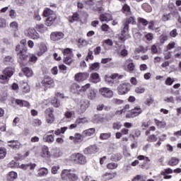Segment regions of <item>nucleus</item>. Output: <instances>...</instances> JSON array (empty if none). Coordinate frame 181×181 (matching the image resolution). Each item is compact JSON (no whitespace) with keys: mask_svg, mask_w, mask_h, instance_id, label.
<instances>
[{"mask_svg":"<svg viewBox=\"0 0 181 181\" xmlns=\"http://www.w3.org/2000/svg\"><path fill=\"white\" fill-rule=\"evenodd\" d=\"M43 15L45 18H47L45 21V25L47 26H52L54 21L57 19V16L54 11H52L50 8H46L43 12Z\"/></svg>","mask_w":181,"mask_h":181,"instance_id":"obj_1","label":"nucleus"},{"mask_svg":"<svg viewBox=\"0 0 181 181\" xmlns=\"http://www.w3.org/2000/svg\"><path fill=\"white\" fill-rule=\"evenodd\" d=\"M13 73H15L14 69L11 67L6 68L3 71V75H0V83H1V84H7L11 76H13Z\"/></svg>","mask_w":181,"mask_h":181,"instance_id":"obj_2","label":"nucleus"},{"mask_svg":"<svg viewBox=\"0 0 181 181\" xmlns=\"http://www.w3.org/2000/svg\"><path fill=\"white\" fill-rule=\"evenodd\" d=\"M64 54V63L65 64H71L73 62V51L70 48L62 50Z\"/></svg>","mask_w":181,"mask_h":181,"instance_id":"obj_3","label":"nucleus"},{"mask_svg":"<svg viewBox=\"0 0 181 181\" xmlns=\"http://www.w3.org/2000/svg\"><path fill=\"white\" fill-rule=\"evenodd\" d=\"M24 35L30 39H33L34 40H37L40 39V35L37 33L36 30L33 28H29L24 30Z\"/></svg>","mask_w":181,"mask_h":181,"instance_id":"obj_4","label":"nucleus"},{"mask_svg":"<svg viewBox=\"0 0 181 181\" xmlns=\"http://www.w3.org/2000/svg\"><path fill=\"white\" fill-rule=\"evenodd\" d=\"M131 90V84L129 83H122L117 86V93L119 95H124Z\"/></svg>","mask_w":181,"mask_h":181,"instance_id":"obj_5","label":"nucleus"},{"mask_svg":"<svg viewBox=\"0 0 181 181\" xmlns=\"http://www.w3.org/2000/svg\"><path fill=\"white\" fill-rule=\"evenodd\" d=\"M71 160L74 163H78L79 165H85L87 162L86 156L81 153L72 154L71 156Z\"/></svg>","mask_w":181,"mask_h":181,"instance_id":"obj_6","label":"nucleus"},{"mask_svg":"<svg viewBox=\"0 0 181 181\" xmlns=\"http://www.w3.org/2000/svg\"><path fill=\"white\" fill-rule=\"evenodd\" d=\"M54 111L53 107L46 109L45 112L47 124H53V122H54Z\"/></svg>","mask_w":181,"mask_h":181,"instance_id":"obj_7","label":"nucleus"},{"mask_svg":"<svg viewBox=\"0 0 181 181\" xmlns=\"http://www.w3.org/2000/svg\"><path fill=\"white\" fill-rule=\"evenodd\" d=\"M99 93L105 98H112V95H114V92L109 88H100Z\"/></svg>","mask_w":181,"mask_h":181,"instance_id":"obj_8","label":"nucleus"},{"mask_svg":"<svg viewBox=\"0 0 181 181\" xmlns=\"http://www.w3.org/2000/svg\"><path fill=\"white\" fill-rule=\"evenodd\" d=\"M128 24H123V29L121 32V35L119 36L120 40L122 42H125L127 39H129V35H128Z\"/></svg>","mask_w":181,"mask_h":181,"instance_id":"obj_9","label":"nucleus"},{"mask_svg":"<svg viewBox=\"0 0 181 181\" xmlns=\"http://www.w3.org/2000/svg\"><path fill=\"white\" fill-rule=\"evenodd\" d=\"M27 48H24V51H20V52L17 53V56L18 57V63L20 64H23V62H26L28 59V55L26 54Z\"/></svg>","mask_w":181,"mask_h":181,"instance_id":"obj_10","label":"nucleus"},{"mask_svg":"<svg viewBox=\"0 0 181 181\" xmlns=\"http://www.w3.org/2000/svg\"><path fill=\"white\" fill-rule=\"evenodd\" d=\"M98 152V147L97 145H92L86 148L83 151L85 155H93V153H97Z\"/></svg>","mask_w":181,"mask_h":181,"instance_id":"obj_11","label":"nucleus"},{"mask_svg":"<svg viewBox=\"0 0 181 181\" xmlns=\"http://www.w3.org/2000/svg\"><path fill=\"white\" fill-rule=\"evenodd\" d=\"M142 113V109L139 107H135L129 113L126 115L127 118H134V117H138L139 114Z\"/></svg>","mask_w":181,"mask_h":181,"instance_id":"obj_12","label":"nucleus"},{"mask_svg":"<svg viewBox=\"0 0 181 181\" xmlns=\"http://www.w3.org/2000/svg\"><path fill=\"white\" fill-rule=\"evenodd\" d=\"M88 78V74L87 73H78L74 76L75 81H78V83H81V81H84Z\"/></svg>","mask_w":181,"mask_h":181,"instance_id":"obj_13","label":"nucleus"},{"mask_svg":"<svg viewBox=\"0 0 181 181\" xmlns=\"http://www.w3.org/2000/svg\"><path fill=\"white\" fill-rule=\"evenodd\" d=\"M50 37L53 42H57V40H61L64 37V34L62 32H54L51 33Z\"/></svg>","mask_w":181,"mask_h":181,"instance_id":"obj_14","label":"nucleus"},{"mask_svg":"<svg viewBox=\"0 0 181 181\" xmlns=\"http://www.w3.org/2000/svg\"><path fill=\"white\" fill-rule=\"evenodd\" d=\"M41 83L44 87H48L49 86L53 87L54 86V81L49 76H45Z\"/></svg>","mask_w":181,"mask_h":181,"instance_id":"obj_15","label":"nucleus"},{"mask_svg":"<svg viewBox=\"0 0 181 181\" xmlns=\"http://www.w3.org/2000/svg\"><path fill=\"white\" fill-rule=\"evenodd\" d=\"M88 107H90V102L87 100H82L80 102V110H81V112H86V110H87V108H88Z\"/></svg>","mask_w":181,"mask_h":181,"instance_id":"obj_16","label":"nucleus"},{"mask_svg":"<svg viewBox=\"0 0 181 181\" xmlns=\"http://www.w3.org/2000/svg\"><path fill=\"white\" fill-rule=\"evenodd\" d=\"M7 144H8V146L12 149H19V148H21V143L16 140L8 141Z\"/></svg>","mask_w":181,"mask_h":181,"instance_id":"obj_17","label":"nucleus"},{"mask_svg":"<svg viewBox=\"0 0 181 181\" xmlns=\"http://www.w3.org/2000/svg\"><path fill=\"white\" fill-rule=\"evenodd\" d=\"M50 151H49V148L46 146H42L41 153H40V156L42 158H50Z\"/></svg>","mask_w":181,"mask_h":181,"instance_id":"obj_18","label":"nucleus"},{"mask_svg":"<svg viewBox=\"0 0 181 181\" xmlns=\"http://www.w3.org/2000/svg\"><path fill=\"white\" fill-rule=\"evenodd\" d=\"M71 172H76V170H63L61 173V177L62 180H67Z\"/></svg>","mask_w":181,"mask_h":181,"instance_id":"obj_19","label":"nucleus"},{"mask_svg":"<svg viewBox=\"0 0 181 181\" xmlns=\"http://www.w3.org/2000/svg\"><path fill=\"white\" fill-rule=\"evenodd\" d=\"M94 134H95V128H90V129L84 130L82 132V135H83V138H86V136H92V135H93Z\"/></svg>","mask_w":181,"mask_h":181,"instance_id":"obj_20","label":"nucleus"},{"mask_svg":"<svg viewBox=\"0 0 181 181\" xmlns=\"http://www.w3.org/2000/svg\"><path fill=\"white\" fill-rule=\"evenodd\" d=\"M21 169H23L24 170H27V169H30V170H33L35 168H36L35 163H30L28 164H22L21 165Z\"/></svg>","mask_w":181,"mask_h":181,"instance_id":"obj_21","label":"nucleus"},{"mask_svg":"<svg viewBox=\"0 0 181 181\" xmlns=\"http://www.w3.org/2000/svg\"><path fill=\"white\" fill-rule=\"evenodd\" d=\"M126 63L127 64V69L129 73H132V71L135 70V64H134V61H132V59H129L126 61Z\"/></svg>","mask_w":181,"mask_h":181,"instance_id":"obj_22","label":"nucleus"},{"mask_svg":"<svg viewBox=\"0 0 181 181\" xmlns=\"http://www.w3.org/2000/svg\"><path fill=\"white\" fill-rule=\"evenodd\" d=\"M100 20L101 22H110V21H112V16L110 14H101Z\"/></svg>","mask_w":181,"mask_h":181,"instance_id":"obj_23","label":"nucleus"},{"mask_svg":"<svg viewBox=\"0 0 181 181\" xmlns=\"http://www.w3.org/2000/svg\"><path fill=\"white\" fill-rule=\"evenodd\" d=\"M100 75L98 73H93L90 74V81L91 83H100Z\"/></svg>","mask_w":181,"mask_h":181,"instance_id":"obj_24","label":"nucleus"},{"mask_svg":"<svg viewBox=\"0 0 181 181\" xmlns=\"http://www.w3.org/2000/svg\"><path fill=\"white\" fill-rule=\"evenodd\" d=\"M43 139L45 142H48V144H53V142H54V136L52 134H45L43 136Z\"/></svg>","mask_w":181,"mask_h":181,"instance_id":"obj_25","label":"nucleus"},{"mask_svg":"<svg viewBox=\"0 0 181 181\" xmlns=\"http://www.w3.org/2000/svg\"><path fill=\"white\" fill-rule=\"evenodd\" d=\"M49 173V170L46 168H42L38 170V173L37 174V176L39 177H42V176H46Z\"/></svg>","mask_w":181,"mask_h":181,"instance_id":"obj_26","label":"nucleus"},{"mask_svg":"<svg viewBox=\"0 0 181 181\" xmlns=\"http://www.w3.org/2000/svg\"><path fill=\"white\" fill-rule=\"evenodd\" d=\"M95 97H97V90L90 89L88 93V98H89V100H95Z\"/></svg>","mask_w":181,"mask_h":181,"instance_id":"obj_27","label":"nucleus"},{"mask_svg":"<svg viewBox=\"0 0 181 181\" xmlns=\"http://www.w3.org/2000/svg\"><path fill=\"white\" fill-rule=\"evenodd\" d=\"M16 103L17 105H19L20 107H30V105L28 103V102L25 101V100H21L17 99L16 100Z\"/></svg>","mask_w":181,"mask_h":181,"instance_id":"obj_28","label":"nucleus"},{"mask_svg":"<svg viewBox=\"0 0 181 181\" xmlns=\"http://www.w3.org/2000/svg\"><path fill=\"white\" fill-rule=\"evenodd\" d=\"M23 73H24L25 76L27 77H32V76H33V71L28 67L23 68Z\"/></svg>","mask_w":181,"mask_h":181,"instance_id":"obj_29","label":"nucleus"},{"mask_svg":"<svg viewBox=\"0 0 181 181\" xmlns=\"http://www.w3.org/2000/svg\"><path fill=\"white\" fill-rule=\"evenodd\" d=\"M18 177V174L16 172L11 171L7 176V180L13 181Z\"/></svg>","mask_w":181,"mask_h":181,"instance_id":"obj_30","label":"nucleus"},{"mask_svg":"<svg viewBox=\"0 0 181 181\" xmlns=\"http://www.w3.org/2000/svg\"><path fill=\"white\" fill-rule=\"evenodd\" d=\"M136 23V21L135 20V18L129 17V18L126 19L125 23H124V25H135Z\"/></svg>","mask_w":181,"mask_h":181,"instance_id":"obj_31","label":"nucleus"},{"mask_svg":"<svg viewBox=\"0 0 181 181\" xmlns=\"http://www.w3.org/2000/svg\"><path fill=\"white\" fill-rule=\"evenodd\" d=\"M79 19L78 13H74L72 16L69 18V22L73 23L74 22H77Z\"/></svg>","mask_w":181,"mask_h":181,"instance_id":"obj_32","label":"nucleus"},{"mask_svg":"<svg viewBox=\"0 0 181 181\" xmlns=\"http://www.w3.org/2000/svg\"><path fill=\"white\" fill-rule=\"evenodd\" d=\"M111 138V133H101L100 135V139L103 141H105L107 139H110Z\"/></svg>","mask_w":181,"mask_h":181,"instance_id":"obj_33","label":"nucleus"},{"mask_svg":"<svg viewBox=\"0 0 181 181\" xmlns=\"http://www.w3.org/2000/svg\"><path fill=\"white\" fill-rule=\"evenodd\" d=\"M103 4H104V1L103 0L98 1L96 3V8H93L94 11H98L100 12V11H103Z\"/></svg>","mask_w":181,"mask_h":181,"instance_id":"obj_34","label":"nucleus"},{"mask_svg":"<svg viewBox=\"0 0 181 181\" xmlns=\"http://www.w3.org/2000/svg\"><path fill=\"white\" fill-rule=\"evenodd\" d=\"M36 29L37 30H38V32H40L41 33H44V32H46V30H47V28L45 27L43 24L37 25Z\"/></svg>","mask_w":181,"mask_h":181,"instance_id":"obj_35","label":"nucleus"},{"mask_svg":"<svg viewBox=\"0 0 181 181\" xmlns=\"http://www.w3.org/2000/svg\"><path fill=\"white\" fill-rule=\"evenodd\" d=\"M179 163V159L177 158H172L169 161H168V165L170 166H176Z\"/></svg>","mask_w":181,"mask_h":181,"instance_id":"obj_36","label":"nucleus"},{"mask_svg":"<svg viewBox=\"0 0 181 181\" xmlns=\"http://www.w3.org/2000/svg\"><path fill=\"white\" fill-rule=\"evenodd\" d=\"M87 122H88L87 117H78L76 120V124H87Z\"/></svg>","mask_w":181,"mask_h":181,"instance_id":"obj_37","label":"nucleus"},{"mask_svg":"<svg viewBox=\"0 0 181 181\" xmlns=\"http://www.w3.org/2000/svg\"><path fill=\"white\" fill-rule=\"evenodd\" d=\"M11 30H14V32H16V30H18V22L16 21H13L10 23L9 25Z\"/></svg>","mask_w":181,"mask_h":181,"instance_id":"obj_38","label":"nucleus"},{"mask_svg":"<svg viewBox=\"0 0 181 181\" xmlns=\"http://www.w3.org/2000/svg\"><path fill=\"white\" fill-rule=\"evenodd\" d=\"M122 11H123L124 13H126V15L131 14V8L127 4H124L123 6Z\"/></svg>","mask_w":181,"mask_h":181,"instance_id":"obj_39","label":"nucleus"},{"mask_svg":"<svg viewBox=\"0 0 181 181\" xmlns=\"http://www.w3.org/2000/svg\"><path fill=\"white\" fill-rule=\"evenodd\" d=\"M156 125L158 127V128H165L166 127V122H160L158 119H154Z\"/></svg>","mask_w":181,"mask_h":181,"instance_id":"obj_40","label":"nucleus"},{"mask_svg":"<svg viewBox=\"0 0 181 181\" xmlns=\"http://www.w3.org/2000/svg\"><path fill=\"white\" fill-rule=\"evenodd\" d=\"M68 127H62L61 129H58L54 132L55 135H60V134H64V132H66V131H67Z\"/></svg>","mask_w":181,"mask_h":181,"instance_id":"obj_41","label":"nucleus"},{"mask_svg":"<svg viewBox=\"0 0 181 181\" xmlns=\"http://www.w3.org/2000/svg\"><path fill=\"white\" fill-rule=\"evenodd\" d=\"M175 55L174 57L175 59H181V47H177L175 50Z\"/></svg>","mask_w":181,"mask_h":181,"instance_id":"obj_42","label":"nucleus"},{"mask_svg":"<svg viewBox=\"0 0 181 181\" xmlns=\"http://www.w3.org/2000/svg\"><path fill=\"white\" fill-rule=\"evenodd\" d=\"M163 101L165 103L175 104V98H173V96L165 97Z\"/></svg>","mask_w":181,"mask_h":181,"instance_id":"obj_43","label":"nucleus"},{"mask_svg":"<svg viewBox=\"0 0 181 181\" xmlns=\"http://www.w3.org/2000/svg\"><path fill=\"white\" fill-rule=\"evenodd\" d=\"M122 156L121 154H114L111 157V160H114L115 162H118V160H121Z\"/></svg>","mask_w":181,"mask_h":181,"instance_id":"obj_44","label":"nucleus"},{"mask_svg":"<svg viewBox=\"0 0 181 181\" xmlns=\"http://www.w3.org/2000/svg\"><path fill=\"white\" fill-rule=\"evenodd\" d=\"M51 104L53 107H55V108H59V107H60V102L57 100V98H54V99L52 100Z\"/></svg>","mask_w":181,"mask_h":181,"instance_id":"obj_45","label":"nucleus"},{"mask_svg":"<svg viewBox=\"0 0 181 181\" xmlns=\"http://www.w3.org/2000/svg\"><path fill=\"white\" fill-rule=\"evenodd\" d=\"M168 34L165 33H163L160 36V43L163 44L168 40Z\"/></svg>","mask_w":181,"mask_h":181,"instance_id":"obj_46","label":"nucleus"},{"mask_svg":"<svg viewBox=\"0 0 181 181\" xmlns=\"http://www.w3.org/2000/svg\"><path fill=\"white\" fill-rule=\"evenodd\" d=\"M115 176V174L105 173V175H103V179H105V180H111V179H112V177H114Z\"/></svg>","mask_w":181,"mask_h":181,"instance_id":"obj_47","label":"nucleus"},{"mask_svg":"<svg viewBox=\"0 0 181 181\" xmlns=\"http://www.w3.org/2000/svg\"><path fill=\"white\" fill-rule=\"evenodd\" d=\"M69 180L76 181L78 180V176L74 173H70L69 176Z\"/></svg>","mask_w":181,"mask_h":181,"instance_id":"obj_48","label":"nucleus"},{"mask_svg":"<svg viewBox=\"0 0 181 181\" xmlns=\"http://www.w3.org/2000/svg\"><path fill=\"white\" fill-rule=\"evenodd\" d=\"M101 30L103 32H112V30L110 29V26H108L107 24L102 25Z\"/></svg>","mask_w":181,"mask_h":181,"instance_id":"obj_49","label":"nucleus"},{"mask_svg":"<svg viewBox=\"0 0 181 181\" xmlns=\"http://www.w3.org/2000/svg\"><path fill=\"white\" fill-rule=\"evenodd\" d=\"M135 93H136V94H144V93H145V88L141 86L136 87L135 88Z\"/></svg>","mask_w":181,"mask_h":181,"instance_id":"obj_50","label":"nucleus"},{"mask_svg":"<svg viewBox=\"0 0 181 181\" xmlns=\"http://www.w3.org/2000/svg\"><path fill=\"white\" fill-rule=\"evenodd\" d=\"M145 179H146V177L144 175H136L133 178L132 181H145Z\"/></svg>","mask_w":181,"mask_h":181,"instance_id":"obj_51","label":"nucleus"},{"mask_svg":"<svg viewBox=\"0 0 181 181\" xmlns=\"http://www.w3.org/2000/svg\"><path fill=\"white\" fill-rule=\"evenodd\" d=\"M94 56L93 55V51L88 49V55L86 56V61L88 62V60H93Z\"/></svg>","mask_w":181,"mask_h":181,"instance_id":"obj_52","label":"nucleus"},{"mask_svg":"<svg viewBox=\"0 0 181 181\" xmlns=\"http://www.w3.org/2000/svg\"><path fill=\"white\" fill-rule=\"evenodd\" d=\"M6 156V148H0V159H4Z\"/></svg>","mask_w":181,"mask_h":181,"instance_id":"obj_53","label":"nucleus"},{"mask_svg":"<svg viewBox=\"0 0 181 181\" xmlns=\"http://www.w3.org/2000/svg\"><path fill=\"white\" fill-rule=\"evenodd\" d=\"M107 168L110 170L117 169V168H118V164L115 163H110L107 165Z\"/></svg>","mask_w":181,"mask_h":181,"instance_id":"obj_54","label":"nucleus"},{"mask_svg":"<svg viewBox=\"0 0 181 181\" xmlns=\"http://www.w3.org/2000/svg\"><path fill=\"white\" fill-rule=\"evenodd\" d=\"M59 169H60V165H54L51 169V172L53 175H56L57 174V172H59Z\"/></svg>","mask_w":181,"mask_h":181,"instance_id":"obj_55","label":"nucleus"},{"mask_svg":"<svg viewBox=\"0 0 181 181\" xmlns=\"http://www.w3.org/2000/svg\"><path fill=\"white\" fill-rule=\"evenodd\" d=\"M138 21H139V23H140L143 26H146L148 23V21H146V19H145V18H139Z\"/></svg>","mask_w":181,"mask_h":181,"instance_id":"obj_56","label":"nucleus"},{"mask_svg":"<svg viewBox=\"0 0 181 181\" xmlns=\"http://www.w3.org/2000/svg\"><path fill=\"white\" fill-rule=\"evenodd\" d=\"M175 46H176V43L175 42H170L166 46V50H172V49H175Z\"/></svg>","mask_w":181,"mask_h":181,"instance_id":"obj_57","label":"nucleus"},{"mask_svg":"<svg viewBox=\"0 0 181 181\" xmlns=\"http://www.w3.org/2000/svg\"><path fill=\"white\" fill-rule=\"evenodd\" d=\"M148 142H156L158 137L155 134L150 135L148 138Z\"/></svg>","mask_w":181,"mask_h":181,"instance_id":"obj_58","label":"nucleus"},{"mask_svg":"<svg viewBox=\"0 0 181 181\" xmlns=\"http://www.w3.org/2000/svg\"><path fill=\"white\" fill-rule=\"evenodd\" d=\"M34 127H40L42 125V120L39 119H34L33 121Z\"/></svg>","mask_w":181,"mask_h":181,"instance_id":"obj_59","label":"nucleus"},{"mask_svg":"<svg viewBox=\"0 0 181 181\" xmlns=\"http://www.w3.org/2000/svg\"><path fill=\"white\" fill-rule=\"evenodd\" d=\"M40 54L45 53L47 50V47L45 44H40Z\"/></svg>","mask_w":181,"mask_h":181,"instance_id":"obj_60","label":"nucleus"},{"mask_svg":"<svg viewBox=\"0 0 181 181\" xmlns=\"http://www.w3.org/2000/svg\"><path fill=\"white\" fill-rule=\"evenodd\" d=\"M83 2L88 6H93L95 4V0H83Z\"/></svg>","mask_w":181,"mask_h":181,"instance_id":"obj_61","label":"nucleus"},{"mask_svg":"<svg viewBox=\"0 0 181 181\" xmlns=\"http://www.w3.org/2000/svg\"><path fill=\"white\" fill-rule=\"evenodd\" d=\"M161 19L163 22L169 21L170 19V13H164Z\"/></svg>","mask_w":181,"mask_h":181,"instance_id":"obj_62","label":"nucleus"},{"mask_svg":"<svg viewBox=\"0 0 181 181\" xmlns=\"http://www.w3.org/2000/svg\"><path fill=\"white\" fill-rule=\"evenodd\" d=\"M34 19H35V21H40L42 19L40 14H39V10L34 11Z\"/></svg>","mask_w":181,"mask_h":181,"instance_id":"obj_63","label":"nucleus"},{"mask_svg":"<svg viewBox=\"0 0 181 181\" xmlns=\"http://www.w3.org/2000/svg\"><path fill=\"white\" fill-rule=\"evenodd\" d=\"M175 82V80L170 77H168L165 80V84L166 86H172L173 83Z\"/></svg>","mask_w":181,"mask_h":181,"instance_id":"obj_64","label":"nucleus"}]
</instances>
